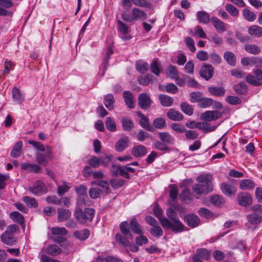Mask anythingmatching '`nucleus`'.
Masks as SVG:
<instances>
[{"label":"nucleus","instance_id":"nucleus-7","mask_svg":"<svg viewBox=\"0 0 262 262\" xmlns=\"http://www.w3.org/2000/svg\"><path fill=\"white\" fill-rule=\"evenodd\" d=\"M222 113L218 111H207L201 115V119L207 122H210L220 118Z\"/></svg>","mask_w":262,"mask_h":262},{"label":"nucleus","instance_id":"nucleus-29","mask_svg":"<svg viewBox=\"0 0 262 262\" xmlns=\"http://www.w3.org/2000/svg\"><path fill=\"white\" fill-rule=\"evenodd\" d=\"M158 137L163 142L172 144L173 142V138L169 133L167 132H161L158 134Z\"/></svg>","mask_w":262,"mask_h":262},{"label":"nucleus","instance_id":"nucleus-36","mask_svg":"<svg viewBox=\"0 0 262 262\" xmlns=\"http://www.w3.org/2000/svg\"><path fill=\"white\" fill-rule=\"evenodd\" d=\"M2 241L7 245L14 244L15 240L13 236L4 232L1 236Z\"/></svg>","mask_w":262,"mask_h":262},{"label":"nucleus","instance_id":"nucleus-21","mask_svg":"<svg viewBox=\"0 0 262 262\" xmlns=\"http://www.w3.org/2000/svg\"><path fill=\"white\" fill-rule=\"evenodd\" d=\"M74 237L80 241H84L89 237L90 231L87 229L82 230H76L74 232Z\"/></svg>","mask_w":262,"mask_h":262},{"label":"nucleus","instance_id":"nucleus-38","mask_svg":"<svg viewBox=\"0 0 262 262\" xmlns=\"http://www.w3.org/2000/svg\"><path fill=\"white\" fill-rule=\"evenodd\" d=\"M10 217L15 222L19 224L24 223L25 220L23 216L18 212L13 211L10 213Z\"/></svg>","mask_w":262,"mask_h":262},{"label":"nucleus","instance_id":"nucleus-63","mask_svg":"<svg viewBox=\"0 0 262 262\" xmlns=\"http://www.w3.org/2000/svg\"><path fill=\"white\" fill-rule=\"evenodd\" d=\"M125 181L122 179H113L111 180L110 184L114 188H118L124 185Z\"/></svg>","mask_w":262,"mask_h":262},{"label":"nucleus","instance_id":"nucleus-30","mask_svg":"<svg viewBox=\"0 0 262 262\" xmlns=\"http://www.w3.org/2000/svg\"><path fill=\"white\" fill-rule=\"evenodd\" d=\"M42 252H46L49 255L56 256L60 254L62 250L59 247H46L42 249Z\"/></svg>","mask_w":262,"mask_h":262},{"label":"nucleus","instance_id":"nucleus-46","mask_svg":"<svg viewBox=\"0 0 262 262\" xmlns=\"http://www.w3.org/2000/svg\"><path fill=\"white\" fill-rule=\"evenodd\" d=\"M209 92L216 96H222L225 94V90L222 87H211L209 88Z\"/></svg>","mask_w":262,"mask_h":262},{"label":"nucleus","instance_id":"nucleus-43","mask_svg":"<svg viewBox=\"0 0 262 262\" xmlns=\"http://www.w3.org/2000/svg\"><path fill=\"white\" fill-rule=\"evenodd\" d=\"M113 156L107 154L100 157V165H102L105 167H108L113 162Z\"/></svg>","mask_w":262,"mask_h":262},{"label":"nucleus","instance_id":"nucleus-13","mask_svg":"<svg viewBox=\"0 0 262 262\" xmlns=\"http://www.w3.org/2000/svg\"><path fill=\"white\" fill-rule=\"evenodd\" d=\"M184 220L187 225L192 228L198 226L200 222L199 217L194 214H187L185 216Z\"/></svg>","mask_w":262,"mask_h":262},{"label":"nucleus","instance_id":"nucleus-56","mask_svg":"<svg viewBox=\"0 0 262 262\" xmlns=\"http://www.w3.org/2000/svg\"><path fill=\"white\" fill-rule=\"evenodd\" d=\"M89 165L93 168H98L100 165V157L93 156L88 160Z\"/></svg>","mask_w":262,"mask_h":262},{"label":"nucleus","instance_id":"nucleus-48","mask_svg":"<svg viewBox=\"0 0 262 262\" xmlns=\"http://www.w3.org/2000/svg\"><path fill=\"white\" fill-rule=\"evenodd\" d=\"M89 200L87 195L85 196H78L77 200V207L81 208V207L88 205V203L89 202Z\"/></svg>","mask_w":262,"mask_h":262},{"label":"nucleus","instance_id":"nucleus-39","mask_svg":"<svg viewBox=\"0 0 262 262\" xmlns=\"http://www.w3.org/2000/svg\"><path fill=\"white\" fill-rule=\"evenodd\" d=\"M239 187L242 190L251 189L254 187V183L252 180L245 179L241 181Z\"/></svg>","mask_w":262,"mask_h":262},{"label":"nucleus","instance_id":"nucleus-16","mask_svg":"<svg viewBox=\"0 0 262 262\" xmlns=\"http://www.w3.org/2000/svg\"><path fill=\"white\" fill-rule=\"evenodd\" d=\"M58 221L59 222H63L70 218L71 216V212L68 210L63 208H58L57 209Z\"/></svg>","mask_w":262,"mask_h":262},{"label":"nucleus","instance_id":"nucleus-51","mask_svg":"<svg viewBox=\"0 0 262 262\" xmlns=\"http://www.w3.org/2000/svg\"><path fill=\"white\" fill-rule=\"evenodd\" d=\"M225 9L232 16H236L238 15V10L231 4H227L225 6Z\"/></svg>","mask_w":262,"mask_h":262},{"label":"nucleus","instance_id":"nucleus-28","mask_svg":"<svg viewBox=\"0 0 262 262\" xmlns=\"http://www.w3.org/2000/svg\"><path fill=\"white\" fill-rule=\"evenodd\" d=\"M119 174L123 177L125 178L129 179L130 178L129 172H134L135 169L132 167H129L128 165L121 166L119 169Z\"/></svg>","mask_w":262,"mask_h":262},{"label":"nucleus","instance_id":"nucleus-45","mask_svg":"<svg viewBox=\"0 0 262 262\" xmlns=\"http://www.w3.org/2000/svg\"><path fill=\"white\" fill-rule=\"evenodd\" d=\"M113 50L112 48L111 47H109L107 49L106 55L104 58V61L102 63V66L103 67V75H104V72L105 70L107 69V67L108 64V60L110 57L113 54Z\"/></svg>","mask_w":262,"mask_h":262},{"label":"nucleus","instance_id":"nucleus-42","mask_svg":"<svg viewBox=\"0 0 262 262\" xmlns=\"http://www.w3.org/2000/svg\"><path fill=\"white\" fill-rule=\"evenodd\" d=\"M247 219L252 224H257L262 221V216L254 213L248 215Z\"/></svg>","mask_w":262,"mask_h":262},{"label":"nucleus","instance_id":"nucleus-12","mask_svg":"<svg viewBox=\"0 0 262 262\" xmlns=\"http://www.w3.org/2000/svg\"><path fill=\"white\" fill-rule=\"evenodd\" d=\"M213 74V68L210 64H205L200 72L201 77L208 80L210 79Z\"/></svg>","mask_w":262,"mask_h":262},{"label":"nucleus","instance_id":"nucleus-35","mask_svg":"<svg viewBox=\"0 0 262 262\" xmlns=\"http://www.w3.org/2000/svg\"><path fill=\"white\" fill-rule=\"evenodd\" d=\"M243 14L244 18L248 21H253L256 17L255 14L248 8L243 10Z\"/></svg>","mask_w":262,"mask_h":262},{"label":"nucleus","instance_id":"nucleus-27","mask_svg":"<svg viewBox=\"0 0 262 262\" xmlns=\"http://www.w3.org/2000/svg\"><path fill=\"white\" fill-rule=\"evenodd\" d=\"M244 49L248 53L253 55H257L261 52L259 47L255 44H246Z\"/></svg>","mask_w":262,"mask_h":262},{"label":"nucleus","instance_id":"nucleus-41","mask_svg":"<svg viewBox=\"0 0 262 262\" xmlns=\"http://www.w3.org/2000/svg\"><path fill=\"white\" fill-rule=\"evenodd\" d=\"M224 58L229 64L231 66L235 65L236 57L233 53L229 51L225 52L224 54Z\"/></svg>","mask_w":262,"mask_h":262},{"label":"nucleus","instance_id":"nucleus-22","mask_svg":"<svg viewBox=\"0 0 262 262\" xmlns=\"http://www.w3.org/2000/svg\"><path fill=\"white\" fill-rule=\"evenodd\" d=\"M221 189L223 192L227 196H231L234 194L236 191V188L231 185L223 183L221 184Z\"/></svg>","mask_w":262,"mask_h":262},{"label":"nucleus","instance_id":"nucleus-64","mask_svg":"<svg viewBox=\"0 0 262 262\" xmlns=\"http://www.w3.org/2000/svg\"><path fill=\"white\" fill-rule=\"evenodd\" d=\"M117 28L118 30L124 34H126L128 32V28L126 24L122 23L121 20H117Z\"/></svg>","mask_w":262,"mask_h":262},{"label":"nucleus","instance_id":"nucleus-1","mask_svg":"<svg viewBox=\"0 0 262 262\" xmlns=\"http://www.w3.org/2000/svg\"><path fill=\"white\" fill-rule=\"evenodd\" d=\"M95 214V210L90 208H85L84 211L82 208L76 207L74 216L78 223L81 224L86 223L88 221L91 222Z\"/></svg>","mask_w":262,"mask_h":262},{"label":"nucleus","instance_id":"nucleus-57","mask_svg":"<svg viewBox=\"0 0 262 262\" xmlns=\"http://www.w3.org/2000/svg\"><path fill=\"white\" fill-rule=\"evenodd\" d=\"M212 103V100L209 98H202L199 101V105L202 108L209 107Z\"/></svg>","mask_w":262,"mask_h":262},{"label":"nucleus","instance_id":"nucleus-25","mask_svg":"<svg viewBox=\"0 0 262 262\" xmlns=\"http://www.w3.org/2000/svg\"><path fill=\"white\" fill-rule=\"evenodd\" d=\"M159 99L161 105L165 107L170 106L173 102L172 97L166 95L160 94L159 96Z\"/></svg>","mask_w":262,"mask_h":262},{"label":"nucleus","instance_id":"nucleus-52","mask_svg":"<svg viewBox=\"0 0 262 262\" xmlns=\"http://www.w3.org/2000/svg\"><path fill=\"white\" fill-rule=\"evenodd\" d=\"M23 200L28 207L35 208L38 205L37 201L33 198L26 196L23 198Z\"/></svg>","mask_w":262,"mask_h":262},{"label":"nucleus","instance_id":"nucleus-19","mask_svg":"<svg viewBox=\"0 0 262 262\" xmlns=\"http://www.w3.org/2000/svg\"><path fill=\"white\" fill-rule=\"evenodd\" d=\"M167 116L169 119L173 121H181L183 119V115L174 109H170L167 113Z\"/></svg>","mask_w":262,"mask_h":262},{"label":"nucleus","instance_id":"nucleus-5","mask_svg":"<svg viewBox=\"0 0 262 262\" xmlns=\"http://www.w3.org/2000/svg\"><path fill=\"white\" fill-rule=\"evenodd\" d=\"M237 201L239 206L244 207L250 206L253 202L251 195L245 192H240L237 194Z\"/></svg>","mask_w":262,"mask_h":262},{"label":"nucleus","instance_id":"nucleus-18","mask_svg":"<svg viewBox=\"0 0 262 262\" xmlns=\"http://www.w3.org/2000/svg\"><path fill=\"white\" fill-rule=\"evenodd\" d=\"M248 32L250 35L256 37H262V27L257 25H252L248 30Z\"/></svg>","mask_w":262,"mask_h":262},{"label":"nucleus","instance_id":"nucleus-61","mask_svg":"<svg viewBox=\"0 0 262 262\" xmlns=\"http://www.w3.org/2000/svg\"><path fill=\"white\" fill-rule=\"evenodd\" d=\"M153 124L156 128L161 129L165 126L166 122L164 119L158 118L154 121Z\"/></svg>","mask_w":262,"mask_h":262},{"label":"nucleus","instance_id":"nucleus-37","mask_svg":"<svg viewBox=\"0 0 262 262\" xmlns=\"http://www.w3.org/2000/svg\"><path fill=\"white\" fill-rule=\"evenodd\" d=\"M123 129L125 131H130L134 127V123L130 119L125 118L121 120Z\"/></svg>","mask_w":262,"mask_h":262},{"label":"nucleus","instance_id":"nucleus-17","mask_svg":"<svg viewBox=\"0 0 262 262\" xmlns=\"http://www.w3.org/2000/svg\"><path fill=\"white\" fill-rule=\"evenodd\" d=\"M22 169L26 170L29 172H38L41 170V167L35 164L24 163L21 165Z\"/></svg>","mask_w":262,"mask_h":262},{"label":"nucleus","instance_id":"nucleus-59","mask_svg":"<svg viewBox=\"0 0 262 262\" xmlns=\"http://www.w3.org/2000/svg\"><path fill=\"white\" fill-rule=\"evenodd\" d=\"M202 98V94L199 92L191 93L190 94V100L192 103L199 102Z\"/></svg>","mask_w":262,"mask_h":262},{"label":"nucleus","instance_id":"nucleus-49","mask_svg":"<svg viewBox=\"0 0 262 262\" xmlns=\"http://www.w3.org/2000/svg\"><path fill=\"white\" fill-rule=\"evenodd\" d=\"M115 237L117 244L122 245V246H128L129 245V242L126 237L119 234H116Z\"/></svg>","mask_w":262,"mask_h":262},{"label":"nucleus","instance_id":"nucleus-40","mask_svg":"<svg viewBox=\"0 0 262 262\" xmlns=\"http://www.w3.org/2000/svg\"><path fill=\"white\" fill-rule=\"evenodd\" d=\"M119 228L121 233L124 235H128L130 238H132V234L130 233V231L129 225L126 221L121 222L119 225Z\"/></svg>","mask_w":262,"mask_h":262},{"label":"nucleus","instance_id":"nucleus-9","mask_svg":"<svg viewBox=\"0 0 262 262\" xmlns=\"http://www.w3.org/2000/svg\"><path fill=\"white\" fill-rule=\"evenodd\" d=\"M151 100L149 96L146 93H142L138 97V104L143 110L148 109L151 104Z\"/></svg>","mask_w":262,"mask_h":262},{"label":"nucleus","instance_id":"nucleus-8","mask_svg":"<svg viewBox=\"0 0 262 262\" xmlns=\"http://www.w3.org/2000/svg\"><path fill=\"white\" fill-rule=\"evenodd\" d=\"M192 193L195 198L198 199L204 193H207L211 191V187L209 184L206 188H203L201 184H195L192 187Z\"/></svg>","mask_w":262,"mask_h":262},{"label":"nucleus","instance_id":"nucleus-62","mask_svg":"<svg viewBox=\"0 0 262 262\" xmlns=\"http://www.w3.org/2000/svg\"><path fill=\"white\" fill-rule=\"evenodd\" d=\"M210 202L213 204L219 206L224 203V201L222 197L218 195H213L210 198Z\"/></svg>","mask_w":262,"mask_h":262},{"label":"nucleus","instance_id":"nucleus-20","mask_svg":"<svg viewBox=\"0 0 262 262\" xmlns=\"http://www.w3.org/2000/svg\"><path fill=\"white\" fill-rule=\"evenodd\" d=\"M123 96L127 106L129 108H134L135 105L134 104V96L132 93L129 91H125L123 92Z\"/></svg>","mask_w":262,"mask_h":262},{"label":"nucleus","instance_id":"nucleus-4","mask_svg":"<svg viewBox=\"0 0 262 262\" xmlns=\"http://www.w3.org/2000/svg\"><path fill=\"white\" fill-rule=\"evenodd\" d=\"M46 153L43 154L40 152H36L35 154V159L37 163L43 166H46L48 165V159H51L52 157V149L50 146H46Z\"/></svg>","mask_w":262,"mask_h":262},{"label":"nucleus","instance_id":"nucleus-14","mask_svg":"<svg viewBox=\"0 0 262 262\" xmlns=\"http://www.w3.org/2000/svg\"><path fill=\"white\" fill-rule=\"evenodd\" d=\"M213 26L219 32H224L226 30V24L216 17H212L211 18Z\"/></svg>","mask_w":262,"mask_h":262},{"label":"nucleus","instance_id":"nucleus-31","mask_svg":"<svg viewBox=\"0 0 262 262\" xmlns=\"http://www.w3.org/2000/svg\"><path fill=\"white\" fill-rule=\"evenodd\" d=\"M22 147L23 142L21 141L17 142L11 151V156L13 158L19 157L21 155Z\"/></svg>","mask_w":262,"mask_h":262},{"label":"nucleus","instance_id":"nucleus-32","mask_svg":"<svg viewBox=\"0 0 262 262\" xmlns=\"http://www.w3.org/2000/svg\"><path fill=\"white\" fill-rule=\"evenodd\" d=\"M136 68L141 74H144L148 69V64L142 60H138L136 62Z\"/></svg>","mask_w":262,"mask_h":262},{"label":"nucleus","instance_id":"nucleus-34","mask_svg":"<svg viewBox=\"0 0 262 262\" xmlns=\"http://www.w3.org/2000/svg\"><path fill=\"white\" fill-rule=\"evenodd\" d=\"M130 226L132 231L135 233L138 234H143V231L136 218L134 217L132 219L130 222Z\"/></svg>","mask_w":262,"mask_h":262},{"label":"nucleus","instance_id":"nucleus-15","mask_svg":"<svg viewBox=\"0 0 262 262\" xmlns=\"http://www.w3.org/2000/svg\"><path fill=\"white\" fill-rule=\"evenodd\" d=\"M133 20H144L147 17L146 14L138 8H134L132 10Z\"/></svg>","mask_w":262,"mask_h":262},{"label":"nucleus","instance_id":"nucleus-54","mask_svg":"<svg viewBox=\"0 0 262 262\" xmlns=\"http://www.w3.org/2000/svg\"><path fill=\"white\" fill-rule=\"evenodd\" d=\"M89 193L91 199H95L100 196L102 193V190L98 188H91Z\"/></svg>","mask_w":262,"mask_h":262},{"label":"nucleus","instance_id":"nucleus-50","mask_svg":"<svg viewBox=\"0 0 262 262\" xmlns=\"http://www.w3.org/2000/svg\"><path fill=\"white\" fill-rule=\"evenodd\" d=\"M13 99L18 103H21L24 101V97L20 93V91L16 88L12 90Z\"/></svg>","mask_w":262,"mask_h":262},{"label":"nucleus","instance_id":"nucleus-6","mask_svg":"<svg viewBox=\"0 0 262 262\" xmlns=\"http://www.w3.org/2000/svg\"><path fill=\"white\" fill-rule=\"evenodd\" d=\"M28 190L33 194L36 195L46 193L47 187L42 181L37 180L34 182L33 186L29 187Z\"/></svg>","mask_w":262,"mask_h":262},{"label":"nucleus","instance_id":"nucleus-33","mask_svg":"<svg viewBox=\"0 0 262 262\" xmlns=\"http://www.w3.org/2000/svg\"><path fill=\"white\" fill-rule=\"evenodd\" d=\"M197 19L200 23L207 24L210 20L209 14L205 11H199L196 14Z\"/></svg>","mask_w":262,"mask_h":262},{"label":"nucleus","instance_id":"nucleus-24","mask_svg":"<svg viewBox=\"0 0 262 262\" xmlns=\"http://www.w3.org/2000/svg\"><path fill=\"white\" fill-rule=\"evenodd\" d=\"M151 71L156 76H159L161 73L162 67L158 59H154L150 63Z\"/></svg>","mask_w":262,"mask_h":262},{"label":"nucleus","instance_id":"nucleus-55","mask_svg":"<svg viewBox=\"0 0 262 262\" xmlns=\"http://www.w3.org/2000/svg\"><path fill=\"white\" fill-rule=\"evenodd\" d=\"M92 184L99 186L103 189L104 192H109V185L107 181L104 180H99L92 182Z\"/></svg>","mask_w":262,"mask_h":262},{"label":"nucleus","instance_id":"nucleus-47","mask_svg":"<svg viewBox=\"0 0 262 262\" xmlns=\"http://www.w3.org/2000/svg\"><path fill=\"white\" fill-rule=\"evenodd\" d=\"M105 126L106 128L112 132H114L116 130V123L111 117H107L106 118Z\"/></svg>","mask_w":262,"mask_h":262},{"label":"nucleus","instance_id":"nucleus-2","mask_svg":"<svg viewBox=\"0 0 262 262\" xmlns=\"http://www.w3.org/2000/svg\"><path fill=\"white\" fill-rule=\"evenodd\" d=\"M51 233L53 235L51 239L59 244H68L67 239L62 236L68 234V231L64 227H55L51 229Z\"/></svg>","mask_w":262,"mask_h":262},{"label":"nucleus","instance_id":"nucleus-26","mask_svg":"<svg viewBox=\"0 0 262 262\" xmlns=\"http://www.w3.org/2000/svg\"><path fill=\"white\" fill-rule=\"evenodd\" d=\"M105 107L109 110H112L114 108L115 99L112 94H107L105 96L103 101Z\"/></svg>","mask_w":262,"mask_h":262},{"label":"nucleus","instance_id":"nucleus-3","mask_svg":"<svg viewBox=\"0 0 262 262\" xmlns=\"http://www.w3.org/2000/svg\"><path fill=\"white\" fill-rule=\"evenodd\" d=\"M161 224L163 227L171 229L172 231L176 233L183 231L185 227L184 225L178 219L169 221L167 218H164L161 220Z\"/></svg>","mask_w":262,"mask_h":262},{"label":"nucleus","instance_id":"nucleus-10","mask_svg":"<svg viewBox=\"0 0 262 262\" xmlns=\"http://www.w3.org/2000/svg\"><path fill=\"white\" fill-rule=\"evenodd\" d=\"M196 181L198 182V184H201L202 187L205 188L209 184L211 187V191L212 190L213 187L212 184V177L211 175L203 174L200 176L196 178Z\"/></svg>","mask_w":262,"mask_h":262},{"label":"nucleus","instance_id":"nucleus-44","mask_svg":"<svg viewBox=\"0 0 262 262\" xmlns=\"http://www.w3.org/2000/svg\"><path fill=\"white\" fill-rule=\"evenodd\" d=\"M233 89L235 92L238 94H245L247 92V85L244 82H241L235 85Z\"/></svg>","mask_w":262,"mask_h":262},{"label":"nucleus","instance_id":"nucleus-60","mask_svg":"<svg viewBox=\"0 0 262 262\" xmlns=\"http://www.w3.org/2000/svg\"><path fill=\"white\" fill-rule=\"evenodd\" d=\"M19 231V228L16 225H10L7 228L6 230L5 231L6 233L13 236V234L18 233Z\"/></svg>","mask_w":262,"mask_h":262},{"label":"nucleus","instance_id":"nucleus-53","mask_svg":"<svg viewBox=\"0 0 262 262\" xmlns=\"http://www.w3.org/2000/svg\"><path fill=\"white\" fill-rule=\"evenodd\" d=\"M139 124L142 127H143L145 129L149 132L154 131L153 127L150 126V125L149 123L148 119L146 117L142 118H140Z\"/></svg>","mask_w":262,"mask_h":262},{"label":"nucleus","instance_id":"nucleus-23","mask_svg":"<svg viewBox=\"0 0 262 262\" xmlns=\"http://www.w3.org/2000/svg\"><path fill=\"white\" fill-rule=\"evenodd\" d=\"M146 148L143 145H137L133 147L132 154L136 157H142L146 154Z\"/></svg>","mask_w":262,"mask_h":262},{"label":"nucleus","instance_id":"nucleus-11","mask_svg":"<svg viewBox=\"0 0 262 262\" xmlns=\"http://www.w3.org/2000/svg\"><path fill=\"white\" fill-rule=\"evenodd\" d=\"M129 143V138L124 136L120 138L115 144V149L117 151L122 152L128 147Z\"/></svg>","mask_w":262,"mask_h":262},{"label":"nucleus","instance_id":"nucleus-58","mask_svg":"<svg viewBox=\"0 0 262 262\" xmlns=\"http://www.w3.org/2000/svg\"><path fill=\"white\" fill-rule=\"evenodd\" d=\"M182 111L187 115H191L193 114V108L192 106L186 102L181 104Z\"/></svg>","mask_w":262,"mask_h":262}]
</instances>
